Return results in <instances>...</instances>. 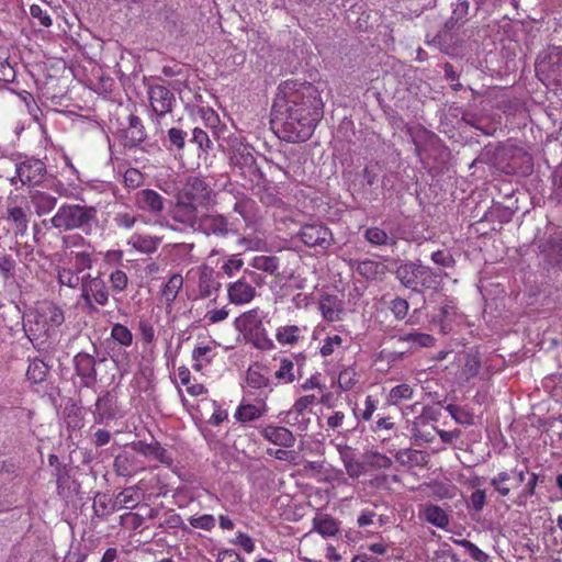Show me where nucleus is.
I'll list each match as a JSON object with an SVG mask.
<instances>
[{
	"label": "nucleus",
	"instance_id": "nucleus-1",
	"mask_svg": "<svg viewBox=\"0 0 562 562\" xmlns=\"http://www.w3.org/2000/svg\"><path fill=\"white\" fill-rule=\"evenodd\" d=\"M323 114L324 102L318 89L304 82L283 104L280 101L273 104L271 122L279 127L284 140L305 142L313 135Z\"/></svg>",
	"mask_w": 562,
	"mask_h": 562
},
{
	"label": "nucleus",
	"instance_id": "nucleus-2",
	"mask_svg": "<svg viewBox=\"0 0 562 562\" xmlns=\"http://www.w3.org/2000/svg\"><path fill=\"white\" fill-rule=\"evenodd\" d=\"M98 211L94 206H85L79 204H64L55 215L49 220L52 226L59 231H74L91 227L97 223Z\"/></svg>",
	"mask_w": 562,
	"mask_h": 562
},
{
	"label": "nucleus",
	"instance_id": "nucleus-3",
	"mask_svg": "<svg viewBox=\"0 0 562 562\" xmlns=\"http://www.w3.org/2000/svg\"><path fill=\"white\" fill-rule=\"evenodd\" d=\"M32 316L33 319H29L30 327L26 329L30 339L48 338L65 322L64 311L50 302L41 305Z\"/></svg>",
	"mask_w": 562,
	"mask_h": 562
},
{
	"label": "nucleus",
	"instance_id": "nucleus-4",
	"mask_svg": "<svg viewBox=\"0 0 562 562\" xmlns=\"http://www.w3.org/2000/svg\"><path fill=\"white\" fill-rule=\"evenodd\" d=\"M400 282L414 291L436 289L439 283V276L428 266L415 262L401 265L395 271Z\"/></svg>",
	"mask_w": 562,
	"mask_h": 562
},
{
	"label": "nucleus",
	"instance_id": "nucleus-5",
	"mask_svg": "<svg viewBox=\"0 0 562 562\" xmlns=\"http://www.w3.org/2000/svg\"><path fill=\"white\" fill-rule=\"evenodd\" d=\"M80 299L88 310L95 311V305L105 306L109 303L110 289L101 276L87 273L80 288Z\"/></svg>",
	"mask_w": 562,
	"mask_h": 562
},
{
	"label": "nucleus",
	"instance_id": "nucleus-6",
	"mask_svg": "<svg viewBox=\"0 0 562 562\" xmlns=\"http://www.w3.org/2000/svg\"><path fill=\"white\" fill-rule=\"evenodd\" d=\"M178 195L198 204L202 210H209L216 202L215 191L204 179L196 176L187 179Z\"/></svg>",
	"mask_w": 562,
	"mask_h": 562
},
{
	"label": "nucleus",
	"instance_id": "nucleus-7",
	"mask_svg": "<svg viewBox=\"0 0 562 562\" xmlns=\"http://www.w3.org/2000/svg\"><path fill=\"white\" fill-rule=\"evenodd\" d=\"M297 236L307 247H318L327 250L334 244V234L329 227L323 223H306L301 226Z\"/></svg>",
	"mask_w": 562,
	"mask_h": 562
},
{
	"label": "nucleus",
	"instance_id": "nucleus-8",
	"mask_svg": "<svg viewBox=\"0 0 562 562\" xmlns=\"http://www.w3.org/2000/svg\"><path fill=\"white\" fill-rule=\"evenodd\" d=\"M201 211V206L178 195L176 204L171 210V218L180 224L183 229L191 228L196 231L202 215Z\"/></svg>",
	"mask_w": 562,
	"mask_h": 562
},
{
	"label": "nucleus",
	"instance_id": "nucleus-9",
	"mask_svg": "<svg viewBox=\"0 0 562 562\" xmlns=\"http://www.w3.org/2000/svg\"><path fill=\"white\" fill-rule=\"evenodd\" d=\"M29 207L24 196H15L8 202L5 220L12 224L14 235H24L29 227Z\"/></svg>",
	"mask_w": 562,
	"mask_h": 562
},
{
	"label": "nucleus",
	"instance_id": "nucleus-10",
	"mask_svg": "<svg viewBox=\"0 0 562 562\" xmlns=\"http://www.w3.org/2000/svg\"><path fill=\"white\" fill-rule=\"evenodd\" d=\"M166 199L154 189H142L134 194V205L138 211L159 216L165 210Z\"/></svg>",
	"mask_w": 562,
	"mask_h": 562
},
{
	"label": "nucleus",
	"instance_id": "nucleus-11",
	"mask_svg": "<svg viewBox=\"0 0 562 562\" xmlns=\"http://www.w3.org/2000/svg\"><path fill=\"white\" fill-rule=\"evenodd\" d=\"M148 99L153 111L158 116L170 113L176 102L175 94L162 85H150L148 87Z\"/></svg>",
	"mask_w": 562,
	"mask_h": 562
},
{
	"label": "nucleus",
	"instance_id": "nucleus-12",
	"mask_svg": "<svg viewBox=\"0 0 562 562\" xmlns=\"http://www.w3.org/2000/svg\"><path fill=\"white\" fill-rule=\"evenodd\" d=\"M217 345L215 341L199 342L192 350V369L204 374L217 357Z\"/></svg>",
	"mask_w": 562,
	"mask_h": 562
},
{
	"label": "nucleus",
	"instance_id": "nucleus-13",
	"mask_svg": "<svg viewBox=\"0 0 562 562\" xmlns=\"http://www.w3.org/2000/svg\"><path fill=\"white\" fill-rule=\"evenodd\" d=\"M262 311L259 307L250 308L234 321V327L237 331L241 333L244 337L255 336L256 333L265 331L262 323Z\"/></svg>",
	"mask_w": 562,
	"mask_h": 562
},
{
	"label": "nucleus",
	"instance_id": "nucleus-14",
	"mask_svg": "<svg viewBox=\"0 0 562 562\" xmlns=\"http://www.w3.org/2000/svg\"><path fill=\"white\" fill-rule=\"evenodd\" d=\"M227 300L234 305H246L256 296V288L243 276L237 281L227 284Z\"/></svg>",
	"mask_w": 562,
	"mask_h": 562
},
{
	"label": "nucleus",
	"instance_id": "nucleus-15",
	"mask_svg": "<svg viewBox=\"0 0 562 562\" xmlns=\"http://www.w3.org/2000/svg\"><path fill=\"white\" fill-rule=\"evenodd\" d=\"M46 167L40 159H27L16 167V176L22 184L35 186L42 182Z\"/></svg>",
	"mask_w": 562,
	"mask_h": 562
},
{
	"label": "nucleus",
	"instance_id": "nucleus-16",
	"mask_svg": "<svg viewBox=\"0 0 562 562\" xmlns=\"http://www.w3.org/2000/svg\"><path fill=\"white\" fill-rule=\"evenodd\" d=\"M538 249L548 263L552 266L562 263V229L550 234L538 245Z\"/></svg>",
	"mask_w": 562,
	"mask_h": 562
},
{
	"label": "nucleus",
	"instance_id": "nucleus-17",
	"mask_svg": "<svg viewBox=\"0 0 562 562\" xmlns=\"http://www.w3.org/2000/svg\"><path fill=\"white\" fill-rule=\"evenodd\" d=\"M196 231L210 236H226L229 233L228 220L222 214L202 213Z\"/></svg>",
	"mask_w": 562,
	"mask_h": 562
},
{
	"label": "nucleus",
	"instance_id": "nucleus-18",
	"mask_svg": "<svg viewBox=\"0 0 562 562\" xmlns=\"http://www.w3.org/2000/svg\"><path fill=\"white\" fill-rule=\"evenodd\" d=\"M75 370L82 381V385L91 387L97 382L95 359L93 356L79 352L74 358Z\"/></svg>",
	"mask_w": 562,
	"mask_h": 562
},
{
	"label": "nucleus",
	"instance_id": "nucleus-19",
	"mask_svg": "<svg viewBox=\"0 0 562 562\" xmlns=\"http://www.w3.org/2000/svg\"><path fill=\"white\" fill-rule=\"evenodd\" d=\"M259 434L265 440L284 448H292L296 441L293 432L283 426L267 425Z\"/></svg>",
	"mask_w": 562,
	"mask_h": 562
},
{
	"label": "nucleus",
	"instance_id": "nucleus-20",
	"mask_svg": "<svg viewBox=\"0 0 562 562\" xmlns=\"http://www.w3.org/2000/svg\"><path fill=\"white\" fill-rule=\"evenodd\" d=\"M93 417L97 424H108L116 418L115 400L110 392H104L97 398Z\"/></svg>",
	"mask_w": 562,
	"mask_h": 562
},
{
	"label": "nucleus",
	"instance_id": "nucleus-21",
	"mask_svg": "<svg viewBox=\"0 0 562 562\" xmlns=\"http://www.w3.org/2000/svg\"><path fill=\"white\" fill-rule=\"evenodd\" d=\"M318 308L323 318L330 323L341 321L345 313L344 302L336 295L322 296Z\"/></svg>",
	"mask_w": 562,
	"mask_h": 562
},
{
	"label": "nucleus",
	"instance_id": "nucleus-22",
	"mask_svg": "<svg viewBox=\"0 0 562 562\" xmlns=\"http://www.w3.org/2000/svg\"><path fill=\"white\" fill-rule=\"evenodd\" d=\"M114 498L119 510L137 509L145 499V492L138 485H132L123 488Z\"/></svg>",
	"mask_w": 562,
	"mask_h": 562
},
{
	"label": "nucleus",
	"instance_id": "nucleus-23",
	"mask_svg": "<svg viewBox=\"0 0 562 562\" xmlns=\"http://www.w3.org/2000/svg\"><path fill=\"white\" fill-rule=\"evenodd\" d=\"M220 288V282L216 280L215 271L202 265L198 269V290L201 297H209Z\"/></svg>",
	"mask_w": 562,
	"mask_h": 562
},
{
	"label": "nucleus",
	"instance_id": "nucleus-24",
	"mask_svg": "<svg viewBox=\"0 0 562 562\" xmlns=\"http://www.w3.org/2000/svg\"><path fill=\"white\" fill-rule=\"evenodd\" d=\"M147 137L145 126L137 115L131 114L128 117V126L124 131V146L136 147Z\"/></svg>",
	"mask_w": 562,
	"mask_h": 562
},
{
	"label": "nucleus",
	"instance_id": "nucleus-25",
	"mask_svg": "<svg viewBox=\"0 0 562 562\" xmlns=\"http://www.w3.org/2000/svg\"><path fill=\"white\" fill-rule=\"evenodd\" d=\"M161 241L162 237L136 233L127 239V245L140 254L151 255L157 251Z\"/></svg>",
	"mask_w": 562,
	"mask_h": 562
},
{
	"label": "nucleus",
	"instance_id": "nucleus-26",
	"mask_svg": "<svg viewBox=\"0 0 562 562\" xmlns=\"http://www.w3.org/2000/svg\"><path fill=\"white\" fill-rule=\"evenodd\" d=\"M183 285V278L180 273H172L169 276L167 282L161 286L160 301L165 305L167 311L172 308L179 291Z\"/></svg>",
	"mask_w": 562,
	"mask_h": 562
},
{
	"label": "nucleus",
	"instance_id": "nucleus-27",
	"mask_svg": "<svg viewBox=\"0 0 562 562\" xmlns=\"http://www.w3.org/2000/svg\"><path fill=\"white\" fill-rule=\"evenodd\" d=\"M136 450L147 458L159 461L162 464L171 465L173 459L169 451L160 445L158 441L146 443L138 441L135 446Z\"/></svg>",
	"mask_w": 562,
	"mask_h": 562
},
{
	"label": "nucleus",
	"instance_id": "nucleus-28",
	"mask_svg": "<svg viewBox=\"0 0 562 562\" xmlns=\"http://www.w3.org/2000/svg\"><path fill=\"white\" fill-rule=\"evenodd\" d=\"M231 162L234 167H238L241 170L256 169V158L252 154V148L244 144L235 146L231 155Z\"/></svg>",
	"mask_w": 562,
	"mask_h": 562
},
{
	"label": "nucleus",
	"instance_id": "nucleus-29",
	"mask_svg": "<svg viewBox=\"0 0 562 562\" xmlns=\"http://www.w3.org/2000/svg\"><path fill=\"white\" fill-rule=\"evenodd\" d=\"M80 271L71 266V260L64 261V265L57 269L58 283L61 286L77 289L83 282V276L80 277Z\"/></svg>",
	"mask_w": 562,
	"mask_h": 562
},
{
	"label": "nucleus",
	"instance_id": "nucleus-30",
	"mask_svg": "<svg viewBox=\"0 0 562 562\" xmlns=\"http://www.w3.org/2000/svg\"><path fill=\"white\" fill-rule=\"evenodd\" d=\"M313 529L325 538L337 536L340 522L328 514H319L313 519Z\"/></svg>",
	"mask_w": 562,
	"mask_h": 562
},
{
	"label": "nucleus",
	"instance_id": "nucleus-31",
	"mask_svg": "<svg viewBox=\"0 0 562 562\" xmlns=\"http://www.w3.org/2000/svg\"><path fill=\"white\" fill-rule=\"evenodd\" d=\"M30 202L33 205L35 213L38 216H42L48 214L55 209L57 198L47 192L36 190L31 193Z\"/></svg>",
	"mask_w": 562,
	"mask_h": 562
},
{
	"label": "nucleus",
	"instance_id": "nucleus-32",
	"mask_svg": "<svg viewBox=\"0 0 562 562\" xmlns=\"http://www.w3.org/2000/svg\"><path fill=\"white\" fill-rule=\"evenodd\" d=\"M363 238L366 241H368L371 246L374 247L389 246L393 248L397 246L396 238L390 236L385 229L379 226L368 227L363 232Z\"/></svg>",
	"mask_w": 562,
	"mask_h": 562
},
{
	"label": "nucleus",
	"instance_id": "nucleus-33",
	"mask_svg": "<svg viewBox=\"0 0 562 562\" xmlns=\"http://www.w3.org/2000/svg\"><path fill=\"white\" fill-rule=\"evenodd\" d=\"M304 328L297 325H283L276 329V340L281 346H295L303 338Z\"/></svg>",
	"mask_w": 562,
	"mask_h": 562
},
{
	"label": "nucleus",
	"instance_id": "nucleus-34",
	"mask_svg": "<svg viewBox=\"0 0 562 562\" xmlns=\"http://www.w3.org/2000/svg\"><path fill=\"white\" fill-rule=\"evenodd\" d=\"M415 389L408 383H400L390 389L386 394V403L390 406L401 407L403 403L411 401Z\"/></svg>",
	"mask_w": 562,
	"mask_h": 562
},
{
	"label": "nucleus",
	"instance_id": "nucleus-35",
	"mask_svg": "<svg viewBox=\"0 0 562 562\" xmlns=\"http://www.w3.org/2000/svg\"><path fill=\"white\" fill-rule=\"evenodd\" d=\"M346 339L338 335H327L321 342L319 346V355L324 359H328L331 356H338L344 352V350L347 348L345 346Z\"/></svg>",
	"mask_w": 562,
	"mask_h": 562
},
{
	"label": "nucleus",
	"instance_id": "nucleus-36",
	"mask_svg": "<svg viewBox=\"0 0 562 562\" xmlns=\"http://www.w3.org/2000/svg\"><path fill=\"white\" fill-rule=\"evenodd\" d=\"M356 272L368 280H375L384 273L385 266L372 259H364L352 263Z\"/></svg>",
	"mask_w": 562,
	"mask_h": 562
},
{
	"label": "nucleus",
	"instance_id": "nucleus-37",
	"mask_svg": "<svg viewBox=\"0 0 562 562\" xmlns=\"http://www.w3.org/2000/svg\"><path fill=\"white\" fill-rule=\"evenodd\" d=\"M267 411L266 403L261 406L255 404H240L234 414L236 420L240 423H249L259 419Z\"/></svg>",
	"mask_w": 562,
	"mask_h": 562
},
{
	"label": "nucleus",
	"instance_id": "nucleus-38",
	"mask_svg": "<svg viewBox=\"0 0 562 562\" xmlns=\"http://www.w3.org/2000/svg\"><path fill=\"white\" fill-rule=\"evenodd\" d=\"M93 512L100 518H106L112 513L119 512L115 498L104 493H98L93 499Z\"/></svg>",
	"mask_w": 562,
	"mask_h": 562
},
{
	"label": "nucleus",
	"instance_id": "nucleus-39",
	"mask_svg": "<svg viewBox=\"0 0 562 562\" xmlns=\"http://www.w3.org/2000/svg\"><path fill=\"white\" fill-rule=\"evenodd\" d=\"M247 386L254 390H267L272 392L270 379L263 374L258 368L250 367L246 372Z\"/></svg>",
	"mask_w": 562,
	"mask_h": 562
},
{
	"label": "nucleus",
	"instance_id": "nucleus-40",
	"mask_svg": "<svg viewBox=\"0 0 562 562\" xmlns=\"http://www.w3.org/2000/svg\"><path fill=\"white\" fill-rule=\"evenodd\" d=\"M136 329L143 346H151L155 344L156 328L150 317L140 316Z\"/></svg>",
	"mask_w": 562,
	"mask_h": 562
},
{
	"label": "nucleus",
	"instance_id": "nucleus-41",
	"mask_svg": "<svg viewBox=\"0 0 562 562\" xmlns=\"http://www.w3.org/2000/svg\"><path fill=\"white\" fill-rule=\"evenodd\" d=\"M113 468L119 476H132L136 471L135 457L127 452L119 453L113 461Z\"/></svg>",
	"mask_w": 562,
	"mask_h": 562
},
{
	"label": "nucleus",
	"instance_id": "nucleus-42",
	"mask_svg": "<svg viewBox=\"0 0 562 562\" xmlns=\"http://www.w3.org/2000/svg\"><path fill=\"white\" fill-rule=\"evenodd\" d=\"M424 518L438 528H446L449 524L447 513L438 505H427L424 509Z\"/></svg>",
	"mask_w": 562,
	"mask_h": 562
},
{
	"label": "nucleus",
	"instance_id": "nucleus-43",
	"mask_svg": "<svg viewBox=\"0 0 562 562\" xmlns=\"http://www.w3.org/2000/svg\"><path fill=\"white\" fill-rule=\"evenodd\" d=\"M110 337L113 339V341L123 348L131 347L134 340L132 330L126 325L121 323L112 324Z\"/></svg>",
	"mask_w": 562,
	"mask_h": 562
},
{
	"label": "nucleus",
	"instance_id": "nucleus-44",
	"mask_svg": "<svg viewBox=\"0 0 562 562\" xmlns=\"http://www.w3.org/2000/svg\"><path fill=\"white\" fill-rule=\"evenodd\" d=\"M47 373L48 366L43 360L35 358L30 361L26 370V378L32 383L37 384L45 381Z\"/></svg>",
	"mask_w": 562,
	"mask_h": 562
},
{
	"label": "nucleus",
	"instance_id": "nucleus-45",
	"mask_svg": "<svg viewBox=\"0 0 562 562\" xmlns=\"http://www.w3.org/2000/svg\"><path fill=\"white\" fill-rule=\"evenodd\" d=\"M398 342H407L411 344L413 347H431L435 345L436 339L425 333H408L404 335H400L397 337Z\"/></svg>",
	"mask_w": 562,
	"mask_h": 562
},
{
	"label": "nucleus",
	"instance_id": "nucleus-46",
	"mask_svg": "<svg viewBox=\"0 0 562 562\" xmlns=\"http://www.w3.org/2000/svg\"><path fill=\"white\" fill-rule=\"evenodd\" d=\"M274 378L283 384H290L295 381L294 362L290 358H281L280 367L274 372Z\"/></svg>",
	"mask_w": 562,
	"mask_h": 562
},
{
	"label": "nucleus",
	"instance_id": "nucleus-47",
	"mask_svg": "<svg viewBox=\"0 0 562 562\" xmlns=\"http://www.w3.org/2000/svg\"><path fill=\"white\" fill-rule=\"evenodd\" d=\"M251 267L274 274L280 267V260L276 256H256L251 261Z\"/></svg>",
	"mask_w": 562,
	"mask_h": 562
},
{
	"label": "nucleus",
	"instance_id": "nucleus-48",
	"mask_svg": "<svg viewBox=\"0 0 562 562\" xmlns=\"http://www.w3.org/2000/svg\"><path fill=\"white\" fill-rule=\"evenodd\" d=\"M446 411L450 414V416L456 420V423L461 425H473L474 424V415L467 407L448 404L446 406Z\"/></svg>",
	"mask_w": 562,
	"mask_h": 562
},
{
	"label": "nucleus",
	"instance_id": "nucleus-49",
	"mask_svg": "<svg viewBox=\"0 0 562 562\" xmlns=\"http://www.w3.org/2000/svg\"><path fill=\"white\" fill-rule=\"evenodd\" d=\"M108 280L110 282L109 289L113 293H122L128 286V277H127L126 272L119 268H116L110 272Z\"/></svg>",
	"mask_w": 562,
	"mask_h": 562
},
{
	"label": "nucleus",
	"instance_id": "nucleus-50",
	"mask_svg": "<svg viewBox=\"0 0 562 562\" xmlns=\"http://www.w3.org/2000/svg\"><path fill=\"white\" fill-rule=\"evenodd\" d=\"M359 382V374L355 367H346L338 374V385L344 391L352 390Z\"/></svg>",
	"mask_w": 562,
	"mask_h": 562
},
{
	"label": "nucleus",
	"instance_id": "nucleus-51",
	"mask_svg": "<svg viewBox=\"0 0 562 562\" xmlns=\"http://www.w3.org/2000/svg\"><path fill=\"white\" fill-rule=\"evenodd\" d=\"M510 480L512 476L508 471H501L491 479L490 484L498 495L506 497L510 493V487L508 486Z\"/></svg>",
	"mask_w": 562,
	"mask_h": 562
},
{
	"label": "nucleus",
	"instance_id": "nucleus-52",
	"mask_svg": "<svg viewBox=\"0 0 562 562\" xmlns=\"http://www.w3.org/2000/svg\"><path fill=\"white\" fill-rule=\"evenodd\" d=\"M120 524L122 527L131 530H138L146 528L145 521L138 512H128L120 516Z\"/></svg>",
	"mask_w": 562,
	"mask_h": 562
},
{
	"label": "nucleus",
	"instance_id": "nucleus-53",
	"mask_svg": "<svg viewBox=\"0 0 562 562\" xmlns=\"http://www.w3.org/2000/svg\"><path fill=\"white\" fill-rule=\"evenodd\" d=\"M458 546H461L464 548L467 553L476 562H487L488 561V554L482 551L475 543L471 542L467 539L456 540L454 541Z\"/></svg>",
	"mask_w": 562,
	"mask_h": 562
},
{
	"label": "nucleus",
	"instance_id": "nucleus-54",
	"mask_svg": "<svg viewBox=\"0 0 562 562\" xmlns=\"http://www.w3.org/2000/svg\"><path fill=\"white\" fill-rule=\"evenodd\" d=\"M68 260H71V266L80 272L89 270L93 266L92 257L87 251L71 252V257Z\"/></svg>",
	"mask_w": 562,
	"mask_h": 562
},
{
	"label": "nucleus",
	"instance_id": "nucleus-55",
	"mask_svg": "<svg viewBox=\"0 0 562 562\" xmlns=\"http://www.w3.org/2000/svg\"><path fill=\"white\" fill-rule=\"evenodd\" d=\"M138 217L131 212H117L113 217V223L116 228L131 231L137 223Z\"/></svg>",
	"mask_w": 562,
	"mask_h": 562
},
{
	"label": "nucleus",
	"instance_id": "nucleus-56",
	"mask_svg": "<svg viewBox=\"0 0 562 562\" xmlns=\"http://www.w3.org/2000/svg\"><path fill=\"white\" fill-rule=\"evenodd\" d=\"M243 266L244 260L239 257V255H233L223 262L221 270L225 276L232 278L241 270Z\"/></svg>",
	"mask_w": 562,
	"mask_h": 562
},
{
	"label": "nucleus",
	"instance_id": "nucleus-57",
	"mask_svg": "<svg viewBox=\"0 0 562 562\" xmlns=\"http://www.w3.org/2000/svg\"><path fill=\"white\" fill-rule=\"evenodd\" d=\"M123 183L127 189H137L144 183V175L136 168H128L123 175Z\"/></svg>",
	"mask_w": 562,
	"mask_h": 562
},
{
	"label": "nucleus",
	"instance_id": "nucleus-58",
	"mask_svg": "<svg viewBox=\"0 0 562 562\" xmlns=\"http://www.w3.org/2000/svg\"><path fill=\"white\" fill-rule=\"evenodd\" d=\"M189 524L191 527L195 529L211 531L215 527V518L213 515L210 514H204L201 516H191L189 518Z\"/></svg>",
	"mask_w": 562,
	"mask_h": 562
},
{
	"label": "nucleus",
	"instance_id": "nucleus-59",
	"mask_svg": "<svg viewBox=\"0 0 562 562\" xmlns=\"http://www.w3.org/2000/svg\"><path fill=\"white\" fill-rule=\"evenodd\" d=\"M282 422L291 426H297L300 430H305L310 418H307L305 415L299 414L293 409H289L282 418Z\"/></svg>",
	"mask_w": 562,
	"mask_h": 562
},
{
	"label": "nucleus",
	"instance_id": "nucleus-60",
	"mask_svg": "<svg viewBox=\"0 0 562 562\" xmlns=\"http://www.w3.org/2000/svg\"><path fill=\"white\" fill-rule=\"evenodd\" d=\"M469 8L470 5L468 0H458L456 3H453L450 22H453L454 24L463 23L469 13Z\"/></svg>",
	"mask_w": 562,
	"mask_h": 562
},
{
	"label": "nucleus",
	"instance_id": "nucleus-61",
	"mask_svg": "<svg viewBox=\"0 0 562 562\" xmlns=\"http://www.w3.org/2000/svg\"><path fill=\"white\" fill-rule=\"evenodd\" d=\"M255 202L251 199L243 198L234 204V212L238 213L246 222L250 221Z\"/></svg>",
	"mask_w": 562,
	"mask_h": 562
},
{
	"label": "nucleus",
	"instance_id": "nucleus-62",
	"mask_svg": "<svg viewBox=\"0 0 562 562\" xmlns=\"http://www.w3.org/2000/svg\"><path fill=\"white\" fill-rule=\"evenodd\" d=\"M186 137L187 133L183 130L171 127L168 131V140L170 144V148L182 150L184 148Z\"/></svg>",
	"mask_w": 562,
	"mask_h": 562
},
{
	"label": "nucleus",
	"instance_id": "nucleus-63",
	"mask_svg": "<svg viewBox=\"0 0 562 562\" xmlns=\"http://www.w3.org/2000/svg\"><path fill=\"white\" fill-rule=\"evenodd\" d=\"M15 69L9 63L8 57L4 54H0V81L3 82H13L15 79Z\"/></svg>",
	"mask_w": 562,
	"mask_h": 562
},
{
	"label": "nucleus",
	"instance_id": "nucleus-64",
	"mask_svg": "<svg viewBox=\"0 0 562 562\" xmlns=\"http://www.w3.org/2000/svg\"><path fill=\"white\" fill-rule=\"evenodd\" d=\"M243 494L236 490L233 485L226 486L222 493L221 498L224 501V507L228 504L229 506H236L241 502Z\"/></svg>",
	"mask_w": 562,
	"mask_h": 562
}]
</instances>
